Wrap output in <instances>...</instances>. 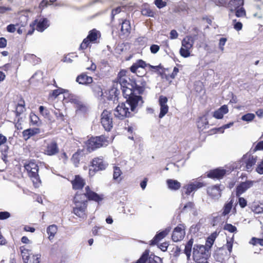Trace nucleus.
<instances>
[{
    "mask_svg": "<svg viewBox=\"0 0 263 263\" xmlns=\"http://www.w3.org/2000/svg\"><path fill=\"white\" fill-rule=\"evenodd\" d=\"M139 99V98L137 97L130 98L129 100H126V102L118 104L114 110L115 117L120 120L129 117L132 112L136 111Z\"/></svg>",
    "mask_w": 263,
    "mask_h": 263,
    "instance_id": "obj_1",
    "label": "nucleus"
},
{
    "mask_svg": "<svg viewBox=\"0 0 263 263\" xmlns=\"http://www.w3.org/2000/svg\"><path fill=\"white\" fill-rule=\"evenodd\" d=\"M210 256V251L202 245H195L193 248L192 257L197 263H208L207 260Z\"/></svg>",
    "mask_w": 263,
    "mask_h": 263,
    "instance_id": "obj_2",
    "label": "nucleus"
},
{
    "mask_svg": "<svg viewBox=\"0 0 263 263\" xmlns=\"http://www.w3.org/2000/svg\"><path fill=\"white\" fill-rule=\"evenodd\" d=\"M109 143V141L105 136H101L96 137H91L84 143V147H85L88 152L95 150L97 148L102 146H107Z\"/></svg>",
    "mask_w": 263,
    "mask_h": 263,
    "instance_id": "obj_3",
    "label": "nucleus"
},
{
    "mask_svg": "<svg viewBox=\"0 0 263 263\" xmlns=\"http://www.w3.org/2000/svg\"><path fill=\"white\" fill-rule=\"evenodd\" d=\"M86 202L85 195L76 194L74 198L75 206L73 209L76 215L83 218L86 217Z\"/></svg>",
    "mask_w": 263,
    "mask_h": 263,
    "instance_id": "obj_4",
    "label": "nucleus"
},
{
    "mask_svg": "<svg viewBox=\"0 0 263 263\" xmlns=\"http://www.w3.org/2000/svg\"><path fill=\"white\" fill-rule=\"evenodd\" d=\"M24 167L28 172L29 176L31 178L34 186L38 187L41 181L38 175L39 166L35 162L30 161L24 164Z\"/></svg>",
    "mask_w": 263,
    "mask_h": 263,
    "instance_id": "obj_5",
    "label": "nucleus"
},
{
    "mask_svg": "<svg viewBox=\"0 0 263 263\" xmlns=\"http://www.w3.org/2000/svg\"><path fill=\"white\" fill-rule=\"evenodd\" d=\"M194 44V40L192 36H185L181 42V47L179 50L181 56L185 58L190 57Z\"/></svg>",
    "mask_w": 263,
    "mask_h": 263,
    "instance_id": "obj_6",
    "label": "nucleus"
},
{
    "mask_svg": "<svg viewBox=\"0 0 263 263\" xmlns=\"http://www.w3.org/2000/svg\"><path fill=\"white\" fill-rule=\"evenodd\" d=\"M108 163L102 157H98L93 158L91 162V166L93 168H90L89 170V176H93L95 173L98 171L105 170L108 166Z\"/></svg>",
    "mask_w": 263,
    "mask_h": 263,
    "instance_id": "obj_7",
    "label": "nucleus"
},
{
    "mask_svg": "<svg viewBox=\"0 0 263 263\" xmlns=\"http://www.w3.org/2000/svg\"><path fill=\"white\" fill-rule=\"evenodd\" d=\"M146 66H147V64H146L144 61L139 60L130 67V71L136 73L138 76L142 77L145 73L144 68ZM148 66L154 69H156L157 67V66H151L150 65H148Z\"/></svg>",
    "mask_w": 263,
    "mask_h": 263,
    "instance_id": "obj_8",
    "label": "nucleus"
},
{
    "mask_svg": "<svg viewBox=\"0 0 263 263\" xmlns=\"http://www.w3.org/2000/svg\"><path fill=\"white\" fill-rule=\"evenodd\" d=\"M101 123L106 131H110L113 126L111 113L104 110L101 115Z\"/></svg>",
    "mask_w": 263,
    "mask_h": 263,
    "instance_id": "obj_9",
    "label": "nucleus"
},
{
    "mask_svg": "<svg viewBox=\"0 0 263 263\" xmlns=\"http://www.w3.org/2000/svg\"><path fill=\"white\" fill-rule=\"evenodd\" d=\"M62 93L64 94V100H65V102H71L73 103H76L77 102V99L73 95L70 94L67 90L61 88L53 90L50 95V97L56 98L59 95Z\"/></svg>",
    "mask_w": 263,
    "mask_h": 263,
    "instance_id": "obj_10",
    "label": "nucleus"
},
{
    "mask_svg": "<svg viewBox=\"0 0 263 263\" xmlns=\"http://www.w3.org/2000/svg\"><path fill=\"white\" fill-rule=\"evenodd\" d=\"M135 86L136 84L134 85H128V86H126L122 88V92L125 98H127V100H129L130 98H139L138 106L141 105L142 103V98L140 96L134 95L135 91Z\"/></svg>",
    "mask_w": 263,
    "mask_h": 263,
    "instance_id": "obj_11",
    "label": "nucleus"
},
{
    "mask_svg": "<svg viewBox=\"0 0 263 263\" xmlns=\"http://www.w3.org/2000/svg\"><path fill=\"white\" fill-rule=\"evenodd\" d=\"M100 36V32L96 29H93L90 31L87 37L85 39L83 42L81 43L80 48L82 49H86L90 42L95 41Z\"/></svg>",
    "mask_w": 263,
    "mask_h": 263,
    "instance_id": "obj_12",
    "label": "nucleus"
},
{
    "mask_svg": "<svg viewBox=\"0 0 263 263\" xmlns=\"http://www.w3.org/2000/svg\"><path fill=\"white\" fill-rule=\"evenodd\" d=\"M185 226L180 224L175 228L172 236V240L174 242H178L182 240L185 235Z\"/></svg>",
    "mask_w": 263,
    "mask_h": 263,
    "instance_id": "obj_13",
    "label": "nucleus"
},
{
    "mask_svg": "<svg viewBox=\"0 0 263 263\" xmlns=\"http://www.w3.org/2000/svg\"><path fill=\"white\" fill-rule=\"evenodd\" d=\"M203 186V184L202 182L198 181H194L190 182L187 184L183 187V191L186 195H190L192 192L196 191L199 188Z\"/></svg>",
    "mask_w": 263,
    "mask_h": 263,
    "instance_id": "obj_14",
    "label": "nucleus"
},
{
    "mask_svg": "<svg viewBox=\"0 0 263 263\" xmlns=\"http://www.w3.org/2000/svg\"><path fill=\"white\" fill-rule=\"evenodd\" d=\"M255 183L254 181L247 180L240 183L236 187V195L239 197L246 192L248 189L252 187Z\"/></svg>",
    "mask_w": 263,
    "mask_h": 263,
    "instance_id": "obj_15",
    "label": "nucleus"
},
{
    "mask_svg": "<svg viewBox=\"0 0 263 263\" xmlns=\"http://www.w3.org/2000/svg\"><path fill=\"white\" fill-rule=\"evenodd\" d=\"M168 99L167 97L162 95L159 98V105L160 106L159 118H162L168 111V106L167 104Z\"/></svg>",
    "mask_w": 263,
    "mask_h": 263,
    "instance_id": "obj_16",
    "label": "nucleus"
},
{
    "mask_svg": "<svg viewBox=\"0 0 263 263\" xmlns=\"http://www.w3.org/2000/svg\"><path fill=\"white\" fill-rule=\"evenodd\" d=\"M32 26L36 27V29L40 32H43L49 26V22L46 18H39L32 23Z\"/></svg>",
    "mask_w": 263,
    "mask_h": 263,
    "instance_id": "obj_17",
    "label": "nucleus"
},
{
    "mask_svg": "<svg viewBox=\"0 0 263 263\" xmlns=\"http://www.w3.org/2000/svg\"><path fill=\"white\" fill-rule=\"evenodd\" d=\"M59 152V148L57 143L55 141H51L47 143L46 147L44 149L45 154L48 156L55 155Z\"/></svg>",
    "mask_w": 263,
    "mask_h": 263,
    "instance_id": "obj_18",
    "label": "nucleus"
},
{
    "mask_svg": "<svg viewBox=\"0 0 263 263\" xmlns=\"http://www.w3.org/2000/svg\"><path fill=\"white\" fill-rule=\"evenodd\" d=\"M221 190L219 186L214 185L208 188L207 193L212 198L218 199L221 196Z\"/></svg>",
    "mask_w": 263,
    "mask_h": 263,
    "instance_id": "obj_19",
    "label": "nucleus"
},
{
    "mask_svg": "<svg viewBox=\"0 0 263 263\" xmlns=\"http://www.w3.org/2000/svg\"><path fill=\"white\" fill-rule=\"evenodd\" d=\"M227 173V171L221 168H218L210 171L208 174V177L213 179H221Z\"/></svg>",
    "mask_w": 263,
    "mask_h": 263,
    "instance_id": "obj_20",
    "label": "nucleus"
},
{
    "mask_svg": "<svg viewBox=\"0 0 263 263\" xmlns=\"http://www.w3.org/2000/svg\"><path fill=\"white\" fill-rule=\"evenodd\" d=\"M171 228L168 227L164 230L158 233L154 238L151 241L150 245H154L157 243L159 241L164 238L171 231Z\"/></svg>",
    "mask_w": 263,
    "mask_h": 263,
    "instance_id": "obj_21",
    "label": "nucleus"
},
{
    "mask_svg": "<svg viewBox=\"0 0 263 263\" xmlns=\"http://www.w3.org/2000/svg\"><path fill=\"white\" fill-rule=\"evenodd\" d=\"M73 189L81 190L85 184V180L79 175H76L74 179L71 181Z\"/></svg>",
    "mask_w": 263,
    "mask_h": 263,
    "instance_id": "obj_22",
    "label": "nucleus"
},
{
    "mask_svg": "<svg viewBox=\"0 0 263 263\" xmlns=\"http://www.w3.org/2000/svg\"><path fill=\"white\" fill-rule=\"evenodd\" d=\"M40 129L39 128H30L24 130L23 133V137L27 141L31 137L40 133Z\"/></svg>",
    "mask_w": 263,
    "mask_h": 263,
    "instance_id": "obj_23",
    "label": "nucleus"
},
{
    "mask_svg": "<svg viewBox=\"0 0 263 263\" xmlns=\"http://www.w3.org/2000/svg\"><path fill=\"white\" fill-rule=\"evenodd\" d=\"M86 192L83 195L86 196V199L88 198L89 200H94L95 201L99 202L102 199V198L97 193L92 192L90 190L88 186L85 187Z\"/></svg>",
    "mask_w": 263,
    "mask_h": 263,
    "instance_id": "obj_24",
    "label": "nucleus"
},
{
    "mask_svg": "<svg viewBox=\"0 0 263 263\" xmlns=\"http://www.w3.org/2000/svg\"><path fill=\"white\" fill-rule=\"evenodd\" d=\"M229 109L227 105H223L213 113V117L216 119H222L224 115L228 112Z\"/></svg>",
    "mask_w": 263,
    "mask_h": 263,
    "instance_id": "obj_25",
    "label": "nucleus"
},
{
    "mask_svg": "<svg viewBox=\"0 0 263 263\" xmlns=\"http://www.w3.org/2000/svg\"><path fill=\"white\" fill-rule=\"evenodd\" d=\"M242 159L245 161L247 160L246 162V170L247 171L250 172L252 170V167L254 165L256 162V159L251 155L244 156Z\"/></svg>",
    "mask_w": 263,
    "mask_h": 263,
    "instance_id": "obj_26",
    "label": "nucleus"
},
{
    "mask_svg": "<svg viewBox=\"0 0 263 263\" xmlns=\"http://www.w3.org/2000/svg\"><path fill=\"white\" fill-rule=\"evenodd\" d=\"M77 82L80 84L87 85L92 82V78L83 73L77 77Z\"/></svg>",
    "mask_w": 263,
    "mask_h": 263,
    "instance_id": "obj_27",
    "label": "nucleus"
},
{
    "mask_svg": "<svg viewBox=\"0 0 263 263\" xmlns=\"http://www.w3.org/2000/svg\"><path fill=\"white\" fill-rule=\"evenodd\" d=\"M243 0H231L228 4V7L230 11L233 12L236 9L243 6Z\"/></svg>",
    "mask_w": 263,
    "mask_h": 263,
    "instance_id": "obj_28",
    "label": "nucleus"
},
{
    "mask_svg": "<svg viewBox=\"0 0 263 263\" xmlns=\"http://www.w3.org/2000/svg\"><path fill=\"white\" fill-rule=\"evenodd\" d=\"M166 183L168 188L171 190L176 191L179 190L181 187V183L176 180L167 179Z\"/></svg>",
    "mask_w": 263,
    "mask_h": 263,
    "instance_id": "obj_29",
    "label": "nucleus"
},
{
    "mask_svg": "<svg viewBox=\"0 0 263 263\" xmlns=\"http://www.w3.org/2000/svg\"><path fill=\"white\" fill-rule=\"evenodd\" d=\"M218 236V233L216 232H215L212 233L206 239L205 242V246L209 249V251H210V249L213 245L214 241Z\"/></svg>",
    "mask_w": 263,
    "mask_h": 263,
    "instance_id": "obj_30",
    "label": "nucleus"
},
{
    "mask_svg": "<svg viewBox=\"0 0 263 263\" xmlns=\"http://www.w3.org/2000/svg\"><path fill=\"white\" fill-rule=\"evenodd\" d=\"M209 122L206 117L204 116L199 118L197 122V127L200 130H203L208 127Z\"/></svg>",
    "mask_w": 263,
    "mask_h": 263,
    "instance_id": "obj_31",
    "label": "nucleus"
},
{
    "mask_svg": "<svg viewBox=\"0 0 263 263\" xmlns=\"http://www.w3.org/2000/svg\"><path fill=\"white\" fill-rule=\"evenodd\" d=\"M130 29L131 27L129 21L126 20L123 21L121 25V32L124 34H128L129 33Z\"/></svg>",
    "mask_w": 263,
    "mask_h": 263,
    "instance_id": "obj_32",
    "label": "nucleus"
},
{
    "mask_svg": "<svg viewBox=\"0 0 263 263\" xmlns=\"http://www.w3.org/2000/svg\"><path fill=\"white\" fill-rule=\"evenodd\" d=\"M193 243V240L192 239H191L188 241L187 243L186 244L184 250V252L186 255L187 259L189 260L190 259V257L191 255V251L192 248Z\"/></svg>",
    "mask_w": 263,
    "mask_h": 263,
    "instance_id": "obj_33",
    "label": "nucleus"
},
{
    "mask_svg": "<svg viewBox=\"0 0 263 263\" xmlns=\"http://www.w3.org/2000/svg\"><path fill=\"white\" fill-rule=\"evenodd\" d=\"M251 210L256 214L263 213V204L254 202L251 205Z\"/></svg>",
    "mask_w": 263,
    "mask_h": 263,
    "instance_id": "obj_34",
    "label": "nucleus"
},
{
    "mask_svg": "<svg viewBox=\"0 0 263 263\" xmlns=\"http://www.w3.org/2000/svg\"><path fill=\"white\" fill-rule=\"evenodd\" d=\"M57 231H58V228L54 224L49 226L47 228V232L49 235L48 238L50 240H51L53 238L54 236H55V234L57 232Z\"/></svg>",
    "mask_w": 263,
    "mask_h": 263,
    "instance_id": "obj_35",
    "label": "nucleus"
},
{
    "mask_svg": "<svg viewBox=\"0 0 263 263\" xmlns=\"http://www.w3.org/2000/svg\"><path fill=\"white\" fill-rule=\"evenodd\" d=\"M118 81L122 88L128 86V85H134L136 84L134 82H132L128 77L124 78H120V80H118Z\"/></svg>",
    "mask_w": 263,
    "mask_h": 263,
    "instance_id": "obj_36",
    "label": "nucleus"
},
{
    "mask_svg": "<svg viewBox=\"0 0 263 263\" xmlns=\"http://www.w3.org/2000/svg\"><path fill=\"white\" fill-rule=\"evenodd\" d=\"M233 125V122H230L228 124L224 125L223 126H222V127H220L219 128L213 129L210 131L211 134H215V133H217V132H220L221 133H223L224 129L230 128Z\"/></svg>",
    "mask_w": 263,
    "mask_h": 263,
    "instance_id": "obj_37",
    "label": "nucleus"
},
{
    "mask_svg": "<svg viewBox=\"0 0 263 263\" xmlns=\"http://www.w3.org/2000/svg\"><path fill=\"white\" fill-rule=\"evenodd\" d=\"M40 254L29 255L25 263H40Z\"/></svg>",
    "mask_w": 263,
    "mask_h": 263,
    "instance_id": "obj_38",
    "label": "nucleus"
},
{
    "mask_svg": "<svg viewBox=\"0 0 263 263\" xmlns=\"http://www.w3.org/2000/svg\"><path fill=\"white\" fill-rule=\"evenodd\" d=\"M122 174V171L119 167L116 166L114 167L113 178L114 180L121 181V178L120 176Z\"/></svg>",
    "mask_w": 263,
    "mask_h": 263,
    "instance_id": "obj_39",
    "label": "nucleus"
},
{
    "mask_svg": "<svg viewBox=\"0 0 263 263\" xmlns=\"http://www.w3.org/2000/svg\"><path fill=\"white\" fill-rule=\"evenodd\" d=\"M233 206V201L231 200L230 202L227 203L224 207L222 212V215L226 216L228 215L231 211Z\"/></svg>",
    "mask_w": 263,
    "mask_h": 263,
    "instance_id": "obj_40",
    "label": "nucleus"
},
{
    "mask_svg": "<svg viewBox=\"0 0 263 263\" xmlns=\"http://www.w3.org/2000/svg\"><path fill=\"white\" fill-rule=\"evenodd\" d=\"M30 122L32 125L39 126L41 124L39 118L34 114H30Z\"/></svg>",
    "mask_w": 263,
    "mask_h": 263,
    "instance_id": "obj_41",
    "label": "nucleus"
},
{
    "mask_svg": "<svg viewBox=\"0 0 263 263\" xmlns=\"http://www.w3.org/2000/svg\"><path fill=\"white\" fill-rule=\"evenodd\" d=\"M25 110V103L24 101L19 103L16 107V114L17 116L21 115Z\"/></svg>",
    "mask_w": 263,
    "mask_h": 263,
    "instance_id": "obj_42",
    "label": "nucleus"
},
{
    "mask_svg": "<svg viewBox=\"0 0 263 263\" xmlns=\"http://www.w3.org/2000/svg\"><path fill=\"white\" fill-rule=\"evenodd\" d=\"M20 250L21 251L22 255L24 259H26L29 257V255H33L29 253L30 250L26 248L25 246H22L20 247Z\"/></svg>",
    "mask_w": 263,
    "mask_h": 263,
    "instance_id": "obj_43",
    "label": "nucleus"
},
{
    "mask_svg": "<svg viewBox=\"0 0 263 263\" xmlns=\"http://www.w3.org/2000/svg\"><path fill=\"white\" fill-rule=\"evenodd\" d=\"M255 118V115L252 113H248L241 117V120L248 122L252 121Z\"/></svg>",
    "mask_w": 263,
    "mask_h": 263,
    "instance_id": "obj_44",
    "label": "nucleus"
},
{
    "mask_svg": "<svg viewBox=\"0 0 263 263\" xmlns=\"http://www.w3.org/2000/svg\"><path fill=\"white\" fill-rule=\"evenodd\" d=\"M235 15L238 17H245L246 15L245 9L243 7H241L236 9Z\"/></svg>",
    "mask_w": 263,
    "mask_h": 263,
    "instance_id": "obj_45",
    "label": "nucleus"
},
{
    "mask_svg": "<svg viewBox=\"0 0 263 263\" xmlns=\"http://www.w3.org/2000/svg\"><path fill=\"white\" fill-rule=\"evenodd\" d=\"M82 151L79 150L76 153H75L72 157V160L75 165L77 166L78 164H79L80 161V155Z\"/></svg>",
    "mask_w": 263,
    "mask_h": 263,
    "instance_id": "obj_46",
    "label": "nucleus"
},
{
    "mask_svg": "<svg viewBox=\"0 0 263 263\" xmlns=\"http://www.w3.org/2000/svg\"><path fill=\"white\" fill-rule=\"evenodd\" d=\"M92 88L96 95L98 96H102L103 95L102 89L99 85H92Z\"/></svg>",
    "mask_w": 263,
    "mask_h": 263,
    "instance_id": "obj_47",
    "label": "nucleus"
},
{
    "mask_svg": "<svg viewBox=\"0 0 263 263\" xmlns=\"http://www.w3.org/2000/svg\"><path fill=\"white\" fill-rule=\"evenodd\" d=\"M233 238H229L227 239V243L224 246V247L228 249L230 254L232 251L233 248Z\"/></svg>",
    "mask_w": 263,
    "mask_h": 263,
    "instance_id": "obj_48",
    "label": "nucleus"
},
{
    "mask_svg": "<svg viewBox=\"0 0 263 263\" xmlns=\"http://www.w3.org/2000/svg\"><path fill=\"white\" fill-rule=\"evenodd\" d=\"M27 18L26 16H22L21 17V23L20 24V27H19L17 29V32L19 34H22L24 31V30L21 28V27H24L26 25Z\"/></svg>",
    "mask_w": 263,
    "mask_h": 263,
    "instance_id": "obj_49",
    "label": "nucleus"
},
{
    "mask_svg": "<svg viewBox=\"0 0 263 263\" xmlns=\"http://www.w3.org/2000/svg\"><path fill=\"white\" fill-rule=\"evenodd\" d=\"M39 111L41 114L46 118H48L49 116V111L48 109H46L44 106H40L39 107Z\"/></svg>",
    "mask_w": 263,
    "mask_h": 263,
    "instance_id": "obj_50",
    "label": "nucleus"
},
{
    "mask_svg": "<svg viewBox=\"0 0 263 263\" xmlns=\"http://www.w3.org/2000/svg\"><path fill=\"white\" fill-rule=\"evenodd\" d=\"M53 113L55 115L57 119L60 121H63L64 120V115L60 111L59 109L55 110L53 111Z\"/></svg>",
    "mask_w": 263,
    "mask_h": 263,
    "instance_id": "obj_51",
    "label": "nucleus"
},
{
    "mask_svg": "<svg viewBox=\"0 0 263 263\" xmlns=\"http://www.w3.org/2000/svg\"><path fill=\"white\" fill-rule=\"evenodd\" d=\"M224 229L231 233H234L237 231V228L236 227L232 225L231 224L228 223L224 225Z\"/></svg>",
    "mask_w": 263,
    "mask_h": 263,
    "instance_id": "obj_52",
    "label": "nucleus"
},
{
    "mask_svg": "<svg viewBox=\"0 0 263 263\" xmlns=\"http://www.w3.org/2000/svg\"><path fill=\"white\" fill-rule=\"evenodd\" d=\"M250 243L253 245H259L261 246H263V239L253 237L250 240Z\"/></svg>",
    "mask_w": 263,
    "mask_h": 263,
    "instance_id": "obj_53",
    "label": "nucleus"
},
{
    "mask_svg": "<svg viewBox=\"0 0 263 263\" xmlns=\"http://www.w3.org/2000/svg\"><path fill=\"white\" fill-rule=\"evenodd\" d=\"M148 254L147 252L143 253L141 257L137 260L136 263H145L148 258Z\"/></svg>",
    "mask_w": 263,
    "mask_h": 263,
    "instance_id": "obj_54",
    "label": "nucleus"
},
{
    "mask_svg": "<svg viewBox=\"0 0 263 263\" xmlns=\"http://www.w3.org/2000/svg\"><path fill=\"white\" fill-rule=\"evenodd\" d=\"M227 41V39L225 37H221L219 40L218 46H219V49H220V50L222 52H223L224 51V46L226 44Z\"/></svg>",
    "mask_w": 263,
    "mask_h": 263,
    "instance_id": "obj_55",
    "label": "nucleus"
},
{
    "mask_svg": "<svg viewBox=\"0 0 263 263\" xmlns=\"http://www.w3.org/2000/svg\"><path fill=\"white\" fill-rule=\"evenodd\" d=\"M233 26L234 28L236 31H240L242 29V24L241 23L239 22H236V20H233Z\"/></svg>",
    "mask_w": 263,
    "mask_h": 263,
    "instance_id": "obj_56",
    "label": "nucleus"
},
{
    "mask_svg": "<svg viewBox=\"0 0 263 263\" xmlns=\"http://www.w3.org/2000/svg\"><path fill=\"white\" fill-rule=\"evenodd\" d=\"M89 64H90V66H87L86 67V69L88 70H90V71H91L93 72L95 71L97 68V66L96 65V64L93 62H92V61H90L89 62V60H88L87 65H88Z\"/></svg>",
    "mask_w": 263,
    "mask_h": 263,
    "instance_id": "obj_57",
    "label": "nucleus"
},
{
    "mask_svg": "<svg viewBox=\"0 0 263 263\" xmlns=\"http://www.w3.org/2000/svg\"><path fill=\"white\" fill-rule=\"evenodd\" d=\"M20 24L16 23L15 25L10 24L7 27V30L9 32H14L16 30V26H19Z\"/></svg>",
    "mask_w": 263,
    "mask_h": 263,
    "instance_id": "obj_58",
    "label": "nucleus"
},
{
    "mask_svg": "<svg viewBox=\"0 0 263 263\" xmlns=\"http://www.w3.org/2000/svg\"><path fill=\"white\" fill-rule=\"evenodd\" d=\"M149 263H162V259L158 256H155L149 258Z\"/></svg>",
    "mask_w": 263,
    "mask_h": 263,
    "instance_id": "obj_59",
    "label": "nucleus"
},
{
    "mask_svg": "<svg viewBox=\"0 0 263 263\" xmlns=\"http://www.w3.org/2000/svg\"><path fill=\"white\" fill-rule=\"evenodd\" d=\"M238 203L241 208H243L246 206L247 201L244 198L239 197L238 199Z\"/></svg>",
    "mask_w": 263,
    "mask_h": 263,
    "instance_id": "obj_60",
    "label": "nucleus"
},
{
    "mask_svg": "<svg viewBox=\"0 0 263 263\" xmlns=\"http://www.w3.org/2000/svg\"><path fill=\"white\" fill-rule=\"evenodd\" d=\"M155 4L159 8H162L166 5V3L163 1V0H156Z\"/></svg>",
    "mask_w": 263,
    "mask_h": 263,
    "instance_id": "obj_61",
    "label": "nucleus"
},
{
    "mask_svg": "<svg viewBox=\"0 0 263 263\" xmlns=\"http://www.w3.org/2000/svg\"><path fill=\"white\" fill-rule=\"evenodd\" d=\"M10 216V214L8 212H0V219L4 220L8 218Z\"/></svg>",
    "mask_w": 263,
    "mask_h": 263,
    "instance_id": "obj_62",
    "label": "nucleus"
},
{
    "mask_svg": "<svg viewBox=\"0 0 263 263\" xmlns=\"http://www.w3.org/2000/svg\"><path fill=\"white\" fill-rule=\"evenodd\" d=\"M160 47L157 45H152L150 47V50L152 53H156L159 50Z\"/></svg>",
    "mask_w": 263,
    "mask_h": 263,
    "instance_id": "obj_63",
    "label": "nucleus"
},
{
    "mask_svg": "<svg viewBox=\"0 0 263 263\" xmlns=\"http://www.w3.org/2000/svg\"><path fill=\"white\" fill-rule=\"evenodd\" d=\"M256 170L258 173L263 174V160L258 165Z\"/></svg>",
    "mask_w": 263,
    "mask_h": 263,
    "instance_id": "obj_64",
    "label": "nucleus"
}]
</instances>
